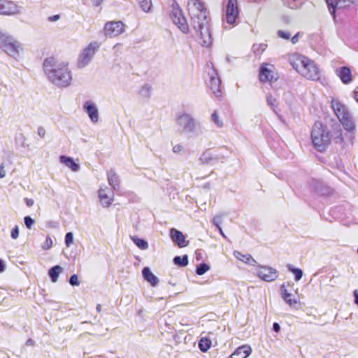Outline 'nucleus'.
I'll list each match as a JSON object with an SVG mask.
<instances>
[{
  "label": "nucleus",
  "mask_w": 358,
  "mask_h": 358,
  "mask_svg": "<svg viewBox=\"0 0 358 358\" xmlns=\"http://www.w3.org/2000/svg\"><path fill=\"white\" fill-rule=\"evenodd\" d=\"M187 9L191 16V23L201 40L203 47L208 48L212 44V36L209 27V20L206 8L200 0H189Z\"/></svg>",
  "instance_id": "obj_1"
},
{
  "label": "nucleus",
  "mask_w": 358,
  "mask_h": 358,
  "mask_svg": "<svg viewBox=\"0 0 358 358\" xmlns=\"http://www.w3.org/2000/svg\"><path fill=\"white\" fill-rule=\"evenodd\" d=\"M43 71L50 82L58 87H67L72 80L68 63L59 62L54 57H49L43 61Z\"/></svg>",
  "instance_id": "obj_2"
},
{
  "label": "nucleus",
  "mask_w": 358,
  "mask_h": 358,
  "mask_svg": "<svg viewBox=\"0 0 358 358\" xmlns=\"http://www.w3.org/2000/svg\"><path fill=\"white\" fill-rule=\"evenodd\" d=\"M311 139L315 148L319 152L326 150L331 142L330 132L321 122H315L311 131Z\"/></svg>",
  "instance_id": "obj_3"
},
{
  "label": "nucleus",
  "mask_w": 358,
  "mask_h": 358,
  "mask_svg": "<svg viewBox=\"0 0 358 358\" xmlns=\"http://www.w3.org/2000/svg\"><path fill=\"white\" fill-rule=\"evenodd\" d=\"M176 123L180 132L189 137H197L201 133L200 124L189 113H182L178 114Z\"/></svg>",
  "instance_id": "obj_4"
},
{
  "label": "nucleus",
  "mask_w": 358,
  "mask_h": 358,
  "mask_svg": "<svg viewBox=\"0 0 358 358\" xmlns=\"http://www.w3.org/2000/svg\"><path fill=\"white\" fill-rule=\"evenodd\" d=\"M296 66H293L303 77L310 80H317L320 77V72L317 64L305 56H299L296 59Z\"/></svg>",
  "instance_id": "obj_5"
},
{
  "label": "nucleus",
  "mask_w": 358,
  "mask_h": 358,
  "mask_svg": "<svg viewBox=\"0 0 358 358\" xmlns=\"http://www.w3.org/2000/svg\"><path fill=\"white\" fill-rule=\"evenodd\" d=\"M331 108L343 128L348 131H353L355 124L346 106L341 101L333 99L331 101Z\"/></svg>",
  "instance_id": "obj_6"
},
{
  "label": "nucleus",
  "mask_w": 358,
  "mask_h": 358,
  "mask_svg": "<svg viewBox=\"0 0 358 358\" xmlns=\"http://www.w3.org/2000/svg\"><path fill=\"white\" fill-rule=\"evenodd\" d=\"M173 22L184 34L189 31V26L186 18L183 15L182 10L176 1H173L171 4V10L169 13Z\"/></svg>",
  "instance_id": "obj_7"
},
{
  "label": "nucleus",
  "mask_w": 358,
  "mask_h": 358,
  "mask_svg": "<svg viewBox=\"0 0 358 358\" xmlns=\"http://www.w3.org/2000/svg\"><path fill=\"white\" fill-rule=\"evenodd\" d=\"M0 48L15 59L20 56V44L11 36L0 37Z\"/></svg>",
  "instance_id": "obj_8"
},
{
  "label": "nucleus",
  "mask_w": 358,
  "mask_h": 358,
  "mask_svg": "<svg viewBox=\"0 0 358 358\" xmlns=\"http://www.w3.org/2000/svg\"><path fill=\"white\" fill-rule=\"evenodd\" d=\"M98 48L99 44L96 42L90 43L79 55L78 59V67H85L91 62Z\"/></svg>",
  "instance_id": "obj_9"
},
{
  "label": "nucleus",
  "mask_w": 358,
  "mask_h": 358,
  "mask_svg": "<svg viewBox=\"0 0 358 358\" xmlns=\"http://www.w3.org/2000/svg\"><path fill=\"white\" fill-rule=\"evenodd\" d=\"M308 187L311 192L321 196H329L333 192L331 187L319 179H310L308 182Z\"/></svg>",
  "instance_id": "obj_10"
},
{
  "label": "nucleus",
  "mask_w": 358,
  "mask_h": 358,
  "mask_svg": "<svg viewBox=\"0 0 358 358\" xmlns=\"http://www.w3.org/2000/svg\"><path fill=\"white\" fill-rule=\"evenodd\" d=\"M224 12L225 14L223 17V20L229 25H234L239 15L237 0H228Z\"/></svg>",
  "instance_id": "obj_11"
},
{
  "label": "nucleus",
  "mask_w": 358,
  "mask_h": 358,
  "mask_svg": "<svg viewBox=\"0 0 358 358\" xmlns=\"http://www.w3.org/2000/svg\"><path fill=\"white\" fill-rule=\"evenodd\" d=\"M258 268L255 271V274L261 280L265 282H273L278 277V271L271 266H259L257 264Z\"/></svg>",
  "instance_id": "obj_12"
},
{
  "label": "nucleus",
  "mask_w": 358,
  "mask_h": 358,
  "mask_svg": "<svg viewBox=\"0 0 358 358\" xmlns=\"http://www.w3.org/2000/svg\"><path fill=\"white\" fill-rule=\"evenodd\" d=\"M210 76V89L215 96L220 97L221 92V79L219 77L217 70L213 67L211 73H208Z\"/></svg>",
  "instance_id": "obj_13"
},
{
  "label": "nucleus",
  "mask_w": 358,
  "mask_h": 358,
  "mask_svg": "<svg viewBox=\"0 0 358 358\" xmlns=\"http://www.w3.org/2000/svg\"><path fill=\"white\" fill-rule=\"evenodd\" d=\"M105 34L110 37L120 35L123 32V24L122 22H108L104 27Z\"/></svg>",
  "instance_id": "obj_14"
},
{
  "label": "nucleus",
  "mask_w": 358,
  "mask_h": 358,
  "mask_svg": "<svg viewBox=\"0 0 358 358\" xmlns=\"http://www.w3.org/2000/svg\"><path fill=\"white\" fill-rule=\"evenodd\" d=\"M329 10L334 20L336 19L337 8L348 7L354 3L352 0H326Z\"/></svg>",
  "instance_id": "obj_15"
},
{
  "label": "nucleus",
  "mask_w": 358,
  "mask_h": 358,
  "mask_svg": "<svg viewBox=\"0 0 358 358\" xmlns=\"http://www.w3.org/2000/svg\"><path fill=\"white\" fill-rule=\"evenodd\" d=\"M99 198L103 207L110 206L113 201V193L108 187H100L99 189Z\"/></svg>",
  "instance_id": "obj_16"
},
{
  "label": "nucleus",
  "mask_w": 358,
  "mask_h": 358,
  "mask_svg": "<svg viewBox=\"0 0 358 358\" xmlns=\"http://www.w3.org/2000/svg\"><path fill=\"white\" fill-rule=\"evenodd\" d=\"M170 237L172 241L180 248L186 247L189 244V241L185 240L184 234L175 228L170 229Z\"/></svg>",
  "instance_id": "obj_17"
},
{
  "label": "nucleus",
  "mask_w": 358,
  "mask_h": 358,
  "mask_svg": "<svg viewBox=\"0 0 358 358\" xmlns=\"http://www.w3.org/2000/svg\"><path fill=\"white\" fill-rule=\"evenodd\" d=\"M83 110L87 114L90 120L96 123L99 120V111L96 104L92 101H87L83 105Z\"/></svg>",
  "instance_id": "obj_18"
},
{
  "label": "nucleus",
  "mask_w": 358,
  "mask_h": 358,
  "mask_svg": "<svg viewBox=\"0 0 358 358\" xmlns=\"http://www.w3.org/2000/svg\"><path fill=\"white\" fill-rule=\"evenodd\" d=\"M336 74L345 85H348L353 80L351 69L347 66L337 68L336 69Z\"/></svg>",
  "instance_id": "obj_19"
},
{
  "label": "nucleus",
  "mask_w": 358,
  "mask_h": 358,
  "mask_svg": "<svg viewBox=\"0 0 358 358\" xmlns=\"http://www.w3.org/2000/svg\"><path fill=\"white\" fill-rule=\"evenodd\" d=\"M17 12L16 4L10 0H0V14L10 15Z\"/></svg>",
  "instance_id": "obj_20"
},
{
  "label": "nucleus",
  "mask_w": 358,
  "mask_h": 358,
  "mask_svg": "<svg viewBox=\"0 0 358 358\" xmlns=\"http://www.w3.org/2000/svg\"><path fill=\"white\" fill-rule=\"evenodd\" d=\"M259 79L262 83L272 81L274 79L273 71L267 66V64H262L259 69Z\"/></svg>",
  "instance_id": "obj_21"
},
{
  "label": "nucleus",
  "mask_w": 358,
  "mask_h": 358,
  "mask_svg": "<svg viewBox=\"0 0 358 358\" xmlns=\"http://www.w3.org/2000/svg\"><path fill=\"white\" fill-rule=\"evenodd\" d=\"M289 285H291V282H287L286 283L284 282L281 285L280 289L281 296L283 299V300L287 304H289L290 306H292L297 303V299L295 298H294V299L291 298L292 294L291 293H289L287 289V286H289Z\"/></svg>",
  "instance_id": "obj_22"
},
{
  "label": "nucleus",
  "mask_w": 358,
  "mask_h": 358,
  "mask_svg": "<svg viewBox=\"0 0 358 358\" xmlns=\"http://www.w3.org/2000/svg\"><path fill=\"white\" fill-rule=\"evenodd\" d=\"M142 275L143 279L149 282L152 287H157L159 282V278L152 272L148 266L142 269Z\"/></svg>",
  "instance_id": "obj_23"
},
{
  "label": "nucleus",
  "mask_w": 358,
  "mask_h": 358,
  "mask_svg": "<svg viewBox=\"0 0 358 358\" xmlns=\"http://www.w3.org/2000/svg\"><path fill=\"white\" fill-rule=\"evenodd\" d=\"M224 158V155L216 154L213 155L209 150H206L201 156L199 160L202 164H210L214 161H217Z\"/></svg>",
  "instance_id": "obj_24"
},
{
  "label": "nucleus",
  "mask_w": 358,
  "mask_h": 358,
  "mask_svg": "<svg viewBox=\"0 0 358 358\" xmlns=\"http://www.w3.org/2000/svg\"><path fill=\"white\" fill-rule=\"evenodd\" d=\"M107 178L110 187L114 190H118L120 187V180L113 169H110L107 171Z\"/></svg>",
  "instance_id": "obj_25"
},
{
  "label": "nucleus",
  "mask_w": 358,
  "mask_h": 358,
  "mask_svg": "<svg viewBox=\"0 0 358 358\" xmlns=\"http://www.w3.org/2000/svg\"><path fill=\"white\" fill-rule=\"evenodd\" d=\"M59 162L74 172H77L80 170V167L79 164L76 163L74 159L71 157L61 155L59 157Z\"/></svg>",
  "instance_id": "obj_26"
},
{
  "label": "nucleus",
  "mask_w": 358,
  "mask_h": 358,
  "mask_svg": "<svg viewBox=\"0 0 358 358\" xmlns=\"http://www.w3.org/2000/svg\"><path fill=\"white\" fill-rule=\"evenodd\" d=\"M252 352V349L249 345H243L237 348L231 355V358H246Z\"/></svg>",
  "instance_id": "obj_27"
},
{
  "label": "nucleus",
  "mask_w": 358,
  "mask_h": 358,
  "mask_svg": "<svg viewBox=\"0 0 358 358\" xmlns=\"http://www.w3.org/2000/svg\"><path fill=\"white\" fill-rule=\"evenodd\" d=\"M234 257L239 261H241L245 264L252 266H257L258 264L257 262L252 258V257L249 254H242L239 251L235 250L234 252Z\"/></svg>",
  "instance_id": "obj_28"
},
{
  "label": "nucleus",
  "mask_w": 358,
  "mask_h": 358,
  "mask_svg": "<svg viewBox=\"0 0 358 358\" xmlns=\"http://www.w3.org/2000/svg\"><path fill=\"white\" fill-rule=\"evenodd\" d=\"M62 271L63 268L60 265H55L48 270V275L52 282H56L58 280Z\"/></svg>",
  "instance_id": "obj_29"
},
{
  "label": "nucleus",
  "mask_w": 358,
  "mask_h": 358,
  "mask_svg": "<svg viewBox=\"0 0 358 358\" xmlns=\"http://www.w3.org/2000/svg\"><path fill=\"white\" fill-rule=\"evenodd\" d=\"M211 340L207 337H202L199 339L198 347L202 352H206L211 347Z\"/></svg>",
  "instance_id": "obj_30"
},
{
  "label": "nucleus",
  "mask_w": 358,
  "mask_h": 358,
  "mask_svg": "<svg viewBox=\"0 0 358 358\" xmlns=\"http://www.w3.org/2000/svg\"><path fill=\"white\" fill-rule=\"evenodd\" d=\"M130 238L139 249L146 250L148 248V243L144 238H138L136 236H130Z\"/></svg>",
  "instance_id": "obj_31"
},
{
  "label": "nucleus",
  "mask_w": 358,
  "mask_h": 358,
  "mask_svg": "<svg viewBox=\"0 0 358 358\" xmlns=\"http://www.w3.org/2000/svg\"><path fill=\"white\" fill-rule=\"evenodd\" d=\"M173 262L175 265L179 267H185L188 265L189 259L187 255L182 256H175L173 259Z\"/></svg>",
  "instance_id": "obj_32"
},
{
  "label": "nucleus",
  "mask_w": 358,
  "mask_h": 358,
  "mask_svg": "<svg viewBox=\"0 0 358 358\" xmlns=\"http://www.w3.org/2000/svg\"><path fill=\"white\" fill-rule=\"evenodd\" d=\"M287 268L289 271L293 273L295 281L297 282L301 279L303 276V271L301 268L294 267V266L289 264L287 265Z\"/></svg>",
  "instance_id": "obj_33"
},
{
  "label": "nucleus",
  "mask_w": 358,
  "mask_h": 358,
  "mask_svg": "<svg viewBox=\"0 0 358 358\" xmlns=\"http://www.w3.org/2000/svg\"><path fill=\"white\" fill-rule=\"evenodd\" d=\"M141 9L145 13H150L152 10V0H136Z\"/></svg>",
  "instance_id": "obj_34"
},
{
  "label": "nucleus",
  "mask_w": 358,
  "mask_h": 358,
  "mask_svg": "<svg viewBox=\"0 0 358 358\" xmlns=\"http://www.w3.org/2000/svg\"><path fill=\"white\" fill-rule=\"evenodd\" d=\"M210 268V267L208 264L202 262L196 266L195 273L198 275H202L208 271Z\"/></svg>",
  "instance_id": "obj_35"
},
{
  "label": "nucleus",
  "mask_w": 358,
  "mask_h": 358,
  "mask_svg": "<svg viewBox=\"0 0 358 358\" xmlns=\"http://www.w3.org/2000/svg\"><path fill=\"white\" fill-rule=\"evenodd\" d=\"M152 87L148 84L143 85L140 91V94L146 98H149L151 96Z\"/></svg>",
  "instance_id": "obj_36"
},
{
  "label": "nucleus",
  "mask_w": 358,
  "mask_h": 358,
  "mask_svg": "<svg viewBox=\"0 0 358 358\" xmlns=\"http://www.w3.org/2000/svg\"><path fill=\"white\" fill-rule=\"evenodd\" d=\"M284 6L291 8L296 9L299 7L298 2L299 0H282Z\"/></svg>",
  "instance_id": "obj_37"
},
{
  "label": "nucleus",
  "mask_w": 358,
  "mask_h": 358,
  "mask_svg": "<svg viewBox=\"0 0 358 358\" xmlns=\"http://www.w3.org/2000/svg\"><path fill=\"white\" fill-rule=\"evenodd\" d=\"M226 214L224 213H220V214H217L214 217H213V224L216 227H221V224L222 222V217L224 216H225Z\"/></svg>",
  "instance_id": "obj_38"
},
{
  "label": "nucleus",
  "mask_w": 358,
  "mask_h": 358,
  "mask_svg": "<svg viewBox=\"0 0 358 358\" xmlns=\"http://www.w3.org/2000/svg\"><path fill=\"white\" fill-rule=\"evenodd\" d=\"M34 223L35 220L31 216L27 215L24 217V224L27 229H31Z\"/></svg>",
  "instance_id": "obj_39"
},
{
  "label": "nucleus",
  "mask_w": 358,
  "mask_h": 358,
  "mask_svg": "<svg viewBox=\"0 0 358 358\" xmlns=\"http://www.w3.org/2000/svg\"><path fill=\"white\" fill-rule=\"evenodd\" d=\"M211 120L218 127L223 126V122L220 120L219 115L216 111L212 113Z\"/></svg>",
  "instance_id": "obj_40"
},
{
  "label": "nucleus",
  "mask_w": 358,
  "mask_h": 358,
  "mask_svg": "<svg viewBox=\"0 0 358 358\" xmlns=\"http://www.w3.org/2000/svg\"><path fill=\"white\" fill-rule=\"evenodd\" d=\"M73 242V232H67L65 235L64 243L66 247H69Z\"/></svg>",
  "instance_id": "obj_41"
},
{
  "label": "nucleus",
  "mask_w": 358,
  "mask_h": 358,
  "mask_svg": "<svg viewBox=\"0 0 358 358\" xmlns=\"http://www.w3.org/2000/svg\"><path fill=\"white\" fill-rule=\"evenodd\" d=\"M275 102V98L273 97L271 94L266 95V103L273 109H274L277 106Z\"/></svg>",
  "instance_id": "obj_42"
},
{
  "label": "nucleus",
  "mask_w": 358,
  "mask_h": 358,
  "mask_svg": "<svg viewBox=\"0 0 358 358\" xmlns=\"http://www.w3.org/2000/svg\"><path fill=\"white\" fill-rule=\"evenodd\" d=\"M69 283L71 285V286H78L80 285V281L78 280V275L77 274H73L70 276L69 279Z\"/></svg>",
  "instance_id": "obj_43"
},
{
  "label": "nucleus",
  "mask_w": 358,
  "mask_h": 358,
  "mask_svg": "<svg viewBox=\"0 0 358 358\" xmlns=\"http://www.w3.org/2000/svg\"><path fill=\"white\" fill-rule=\"evenodd\" d=\"M52 241L51 238L50 237V236H47L45 241L41 245V248L43 250H48L52 247Z\"/></svg>",
  "instance_id": "obj_44"
},
{
  "label": "nucleus",
  "mask_w": 358,
  "mask_h": 358,
  "mask_svg": "<svg viewBox=\"0 0 358 358\" xmlns=\"http://www.w3.org/2000/svg\"><path fill=\"white\" fill-rule=\"evenodd\" d=\"M277 34L278 37L285 40H289L290 38V34L283 30H278Z\"/></svg>",
  "instance_id": "obj_45"
},
{
  "label": "nucleus",
  "mask_w": 358,
  "mask_h": 358,
  "mask_svg": "<svg viewBox=\"0 0 358 358\" xmlns=\"http://www.w3.org/2000/svg\"><path fill=\"white\" fill-rule=\"evenodd\" d=\"M10 236L13 238L15 239L19 236V228L17 226H15V228H13L11 231Z\"/></svg>",
  "instance_id": "obj_46"
},
{
  "label": "nucleus",
  "mask_w": 358,
  "mask_h": 358,
  "mask_svg": "<svg viewBox=\"0 0 358 358\" xmlns=\"http://www.w3.org/2000/svg\"><path fill=\"white\" fill-rule=\"evenodd\" d=\"M182 150H183V147L181 145H180V144L176 145L173 148V152L174 153H179Z\"/></svg>",
  "instance_id": "obj_47"
},
{
  "label": "nucleus",
  "mask_w": 358,
  "mask_h": 358,
  "mask_svg": "<svg viewBox=\"0 0 358 358\" xmlns=\"http://www.w3.org/2000/svg\"><path fill=\"white\" fill-rule=\"evenodd\" d=\"M38 135L41 138H43L45 136V129L43 127H39L38 128Z\"/></svg>",
  "instance_id": "obj_48"
},
{
  "label": "nucleus",
  "mask_w": 358,
  "mask_h": 358,
  "mask_svg": "<svg viewBox=\"0 0 358 358\" xmlns=\"http://www.w3.org/2000/svg\"><path fill=\"white\" fill-rule=\"evenodd\" d=\"M266 44H259V45L256 46V45H253L254 51L259 50V49H261L262 51H264L266 49Z\"/></svg>",
  "instance_id": "obj_49"
},
{
  "label": "nucleus",
  "mask_w": 358,
  "mask_h": 358,
  "mask_svg": "<svg viewBox=\"0 0 358 358\" xmlns=\"http://www.w3.org/2000/svg\"><path fill=\"white\" fill-rule=\"evenodd\" d=\"M272 330L275 333H278L280 331V324L278 322H274L273 324Z\"/></svg>",
  "instance_id": "obj_50"
},
{
  "label": "nucleus",
  "mask_w": 358,
  "mask_h": 358,
  "mask_svg": "<svg viewBox=\"0 0 358 358\" xmlns=\"http://www.w3.org/2000/svg\"><path fill=\"white\" fill-rule=\"evenodd\" d=\"M24 201L28 207H31L34 203V201L32 199L25 198L24 199Z\"/></svg>",
  "instance_id": "obj_51"
},
{
  "label": "nucleus",
  "mask_w": 358,
  "mask_h": 358,
  "mask_svg": "<svg viewBox=\"0 0 358 358\" xmlns=\"http://www.w3.org/2000/svg\"><path fill=\"white\" fill-rule=\"evenodd\" d=\"M59 19H60V15H54L50 16L48 17V20L50 21V22H56V21H57Z\"/></svg>",
  "instance_id": "obj_52"
},
{
  "label": "nucleus",
  "mask_w": 358,
  "mask_h": 358,
  "mask_svg": "<svg viewBox=\"0 0 358 358\" xmlns=\"http://www.w3.org/2000/svg\"><path fill=\"white\" fill-rule=\"evenodd\" d=\"M353 296H354V302L356 305L358 306V290H357V289L354 290Z\"/></svg>",
  "instance_id": "obj_53"
},
{
  "label": "nucleus",
  "mask_w": 358,
  "mask_h": 358,
  "mask_svg": "<svg viewBox=\"0 0 358 358\" xmlns=\"http://www.w3.org/2000/svg\"><path fill=\"white\" fill-rule=\"evenodd\" d=\"M299 33H297L292 37L291 41L293 44H295L299 41Z\"/></svg>",
  "instance_id": "obj_54"
},
{
  "label": "nucleus",
  "mask_w": 358,
  "mask_h": 358,
  "mask_svg": "<svg viewBox=\"0 0 358 358\" xmlns=\"http://www.w3.org/2000/svg\"><path fill=\"white\" fill-rule=\"evenodd\" d=\"M103 0H92V3L94 6H100Z\"/></svg>",
  "instance_id": "obj_55"
},
{
  "label": "nucleus",
  "mask_w": 358,
  "mask_h": 358,
  "mask_svg": "<svg viewBox=\"0 0 358 358\" xmlns=\"http://www.w3.org/2000/svg\"><path fill=\"white\" fill-rule=\"evenodd\" d=\"M216 229L218 230V231H219L220 234V235H221L224 238H225V239H227V236H226V235L224 234V231H223V230H222V227H217V228H216Z\"/></svg>",
  "instance_id": "obj_56"
},
{
  "label": "nucleus",
  "mask_w": 358,
  "mask_h": 358,
  "mask_svg": "<svg viewBox=\"0 0 358 358\" xmlns=\"http://www.w3.org/2000/svg\"><path fill=\"white\" fill-rule=\"evenodd\" d=\"M6 175V173H5V171H4V169H3V165H1L0 166V178H3Z\"/></svg>",
  "instance_id": "obj_57"
},
{
  "label": "nucleus",
  "mask_w": 358,
  "mask_h": 358,
  "mask_svg": "<svg viewBox=\"0 0 358 358\" xmlns=\"http://www.w3.org/2000/svg\"><path fill=\"white\" fill-rule=\"evenodd\" d=\"M34 341L31 339V338H29L27 341H26V345L27 346H31V345H34Z\"/></svg>",
  "instance_id": "obj_58"
},
{
  "label": "nucleus",
  "mask_w": 358,
  "mask_h": 358,
  "mask_svg": "<svg viewBox=\"0 0 358 358\" xmlns=\"http://www.w3.org/2000/svg\"><path fill=\"white\" fill-rule=\"evenodd\" d=\"M5 270V265L3 262V261L0 259V273L4 271Z\"/></svg>",
  "instance_id": "obj_59"
},
{
  "label": "nucleus",
  "mask_w": 358,
  "mask_h": 358,
  "mask_svg": "<svg viewBox=\"0 0 358 358\" xmlns=\"http://www.w3.org/2000/svg\"><path fill=\"white\" fill-rule=\"evenodd\" d=\"M354 98L356 100V101L358 103V91L354 92Z\"/></svg>",
  "instance_id": "obj_60"
},
{
  "label": "nucleus",
  "mask_w": 358,
  "mask_h": 358,
  "mask_svg": "<svg viewBox=\"0 0 358 358\" xmlns=\"http://www.w3.org/2000/svg\"><path fill=\"white\" fill-rule=\"evenodd\" d=\"M195 253H196V259L197 260H200L201 259L200 253L198 252V250H196Z\"/></svg>",
  "instance_id": "obj_61"
},
{
  "label": "nucleus",
  "mask_w": 358,
  "mask_h": 358,
  "mask_svg": "<svg viewBox=\"0 0 358 358\" xmlns=\"http://www.w3.org/2000/svg\"><path fill=\"white\" fill-rule=\"evenodd\" d=\"M96 309L98 312H100L101 311V306L100 304H98L96 307Z\"/></svg>",
  "instance_id": "obj_62"
},
{
  "label": "nucleus",
  "mask_w": 358,
  "mask_h": 358,
  "mask_svg": "<svg viewBox=\"0 0 358 358\" xmlns=\"http://www.w3.org/2000/svg\"><path fill=\"white\" fill-rule=\"evenodd\" d=\"M227 60L228 62H230V59H229V57H227Z\"/></svg>",
  "instance_id": "obj_63"
},
{
  "label": "nucleus",
  "mask_w": 358,
  "mask_h": 358,
  "mask_svg": "<svg viewBox=\"0 0 358 358\" xmlns=\"http://www.w3.org/2000/svg\"><path fill=\"white\" fill-rule=\"evenodd\" d=\"M169 284H173V285H175V283H173V282H169Z\"/></svg>",
  "instance_id": "obj_64"
}]
</instances>
